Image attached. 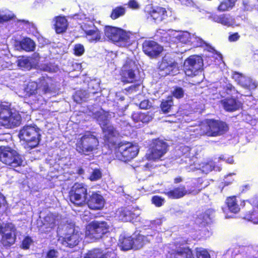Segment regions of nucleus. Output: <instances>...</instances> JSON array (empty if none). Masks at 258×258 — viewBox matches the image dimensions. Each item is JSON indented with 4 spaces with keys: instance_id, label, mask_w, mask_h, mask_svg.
I'll list each match as a JSON object with an SVG mask.
<instances>
[{
    "instance_id": "nucleus-1",
    "label": "nucleus",
    "mask_w": 258,
    "mask_h": 258,
    "mask_svg": "<svg viewBox=\"0 0 258 258\" xmlns=\"http://www.w3.org/2000/svg\"><path fill=\"white\" fill-rule=\"evenodd\" d=\"M109 229V226L104 221H93L86 228L85 238L89 242H94L101 239Z\"/></svg>"
},
{
    "instance_id": "nucleus-2",
    "label": "nucleus",
    "mask_w": 258,
    "mask_h": 258,
    "mask_svg": "<svg viewBox=\"0 0 258 258\" xmlns=\"http://www.w3.org/2000/svg\"><path fill=\"white\" fill-rule=\"evenodd\" d=\"M19 137L21 141L27 144L28 147L33 148L39 143L40 129L36 125H25L20 131Z\"/></svg>"
},
{
    "instance_id": "nucleus-3",
    "label": "nucleus",
    "mask_w": 258,
    "mask_h": 258,
    "mask_svg": "<svg viewBox=\"0 0 258 258\" xmlns=\"http://www.w3.org/2000/svg\"><path fill=\"white\" fill-rule=\"evenodd\" d=\"M0 160L12 167L22 165L23 160L18 152L8 146H0Z\"/></svg>"
},
{
    "instance_id": "nucleus-4",
    "label": "nucleus",
    "mask_w": 258,
    "mask_h": 258,
    "mask_svg": "<svg viewBox=\"0 0 258 258\" xmlns=\"http://www.w3.org/2000/svg\"><path fill=\"white\" fill-rule=\"evenodd\" d=\"M98 145L99 141L95 136L88 132L78 140L76 150L80 153L87 154L96 150Z\"/></svg>"
},
{
    "instance_id": "nucleus-5",
    "label": "nucleus",
    "mask_w": 258,
    "mask_h": 258,
    "mask_svg": "<svg viewBox=\"0 0 258 258\" xmlns=\"http://www.w3.org/2000/svg\"><path fill=\"white\" fill-rule=\"evenodd\" d=\"M134 62L132 60H126L120 71L121 81L125 83H133L140 82L139 71L135 68Z\"/></svg>"
},
{
    "instance_id": "nucleus-6",
    "label": "nucleus",
    "mask_w": 258,
    "mask_h": 258,
    "mask_svg": "<svg viewBox=\"0 0 258 258\" xmlns=\"http://www.w3.org/2000/svg\"><path fill=\"white\" fill-rule=\"evenodd\" d=\"M87 188L83 183H76L69 192L70 202L77 206H82L86 204Z\"/></svg>"
},
{
    "instance_id": "nucleus-7",
    "label": "nucleus",
    "mask_w": 258,
    "mask_h": 258,
    "mask_svg": "<svg viewBox=\"0 0 258 258\" xmlns=\"http://www.w3.org/2000/svg\"><path fill=\"white\" fill-rule=\"evenodd\" d=\"M105 36L114 43L130 42V36L122 29L111 26H105L104 28Z\"/></svg>"
},
{
    "instance_id": "nucleus-8",
    "label": "nucleus",
    "mask_w": 258,
    "mask_h": 258,
    "mask_svg": "<svg viewBox=\"0 0 258 258\" xmlns=\"http://www.w3.org/2000/svg\"><path fill=\"white\" fill-rule=\"evenodd\" d=\"M138 152L137 145L131 143L121 144L118 147L116 157L120 160L126 162L135 158Z\"/></svg>"
},
{
    "instance_id": "nucleus-9",
    "label": "nucleus",
    "mask_w": 258,
    "mask_h": 258,
    "mask_svg": "<svg viewBox=\"0 0 258 258\" xmlns=\"http://www.w3.org/2000/svg\"><path fill=\"white\" fill-rule=\"evenodd\" d=\"M241 206L245 208L242 218L254 224H258V197L250 201H243Z\"/></svg>"
},
{
    "instance_id": "nucleus-10",
    "label": "nucleus",
    "mask_w": 258,
    "mask_h": 258,
    "mask_svg": "<svg viewBox=\"0 0 258 258\" xmlns=\"http://www.w3.org/2000/svg\"><path fill=\"white\" fill-rule=\"evenodd\" d=\"M203 64L201 56L197 55L189 56L184 62L183 68L185 75L189 77L196 75L203 66Z\"/></svg>"
},
{
    "instance_id": "nucleus-11",
    "label": "nucleus",
    "mask_w": 258,
    "mask_h": 258,
    "mask_svg": "<svg viewBox=\"0 0 258 258\" xmlns=\"http://www.w3.org/2000/svg\"><path fill=\"white\" fill-rule=\"evenodd\" d=\"M81 28L84 31L85 38L90 43H96L102 41V32L93 23H84L81 26Z\"/></svg>"
},
{
    "instance_id": "nucleus-12",
    "label": "nucleus",
    "mask_w": 258,
    "mask_h": 258,
    "mask_svg": "<svg viewBox=\"0 0 258 258\" xmlns=\"http://www.w3.org/2000/svg\"><path fill=\"white\" fill-rule=\"evenodd\" d=\"M168 145L162 140L156 139L153 140L151 144V151L147 155L149 160H156L162 157L167 152Z\"/></svg>"
},
{
    "instance_id": "nucleus-13",
    "label": "nucleus",
    "mask_w": 258,
    "mask_h": 258,
    "mask_svg": "<svg viewBox=\"0 0 258 258\" xmlns=\"http://www.w3.org/2000/svg\"><path fill=\"white\" fill-rule=\"evenodd\" d=\"M145 12L147 19L157 23L162 22L167 17V12L166 9L160 6H150L146 8Z\"/></svg>"
},
{
    "instance_id": "nucleus-14",
    "label": "nucleus",
    "mask_w": 258,
    "mask_h": 258,
    "mask_svg": "<svg viewBox=\"0 0 258 258\" xmlns=\"http://www.w3.org/2000/svg\"><path fill=\"white\" fill-rule=\"evenodd\" d=\"M205 134L208 136L216 137L222 135L228 130L227 124L221 121L210 120L207 122Z\"/></svg>"
},
{
    "instance_id": "nucleus-15",
    "label": "nucleus",
    "mask_w": 258,
    "mask_h": 258,
    "mask_svg": "<svg viewBox=\"0 0 258 258\" xmlns=\"http://www.w3.org/2000/svg\"><path fill=\"white\" fill-rule=\"evenodd\" d=\"M97 120L102 129L105 140L110 143L113 142L112 138L116 137L118 135V133L113 126L110 124L106 114H100Z\"/></svg>"
},
{
    "instance_id": "nucleus-16",
    "label": "nucleus",
    "mask_w": 258,
    "mask_h": 258,
    "mask_svg": "<svg viewBox=\"0 0 258 258\" xmlns=\"http://www.w3.org/2000/svg\"><path fill=\"white\" fill-rule=\"evenodd\" d=\"M144 53L151 58H156L163 50V46L152 40H145L142 44Z\"/></svg>"
},
{
    "instance_id": "nucleus-17",
    "label": "nucleus",
    "mask_w": 258,
    "mask_h": 258,
    "mask_svg": "<svg viewBox=\"0 0 258 258\" xmlns=\"http://www.w3.org/2000/svg\"><path fill=\"white\" fill-rule=\"evenodd\" d=\"M115 214L119 220L124 222H134L136 221L140 215V212L133 208L130 209L127 208H121L117 210Z\"/></svg>"
},
{
    "instance_id": "nucleus-18",
    "label": "nucleus",
    "mask_w": 258,
    "mask_h": 258,
    "mask_svg": "<svg viewBox=\"0 0 258 258\" xmlns=\"http://www.w3.org/2000/svg\"><path fill=\"white\" fill-rule=\"evenodd\" d=\"M21 120L20 114H0V124L7 128L19 126Z\"/></svg>"
},
{
    "instance_id": "nucleus-19",
    "label": "nucleus",
    "mask_w": 258,
    "mask_h": 258,
    "mask_svg": "<svg viewBox=\"0 0 258 258\" xmlns=\"http://www.w3.org/2000/svg\"><path fill=\"white\" fill-rule=\"evenodd\" d=\"M209 18L212 22L227 27L232 26L235 23L234 18L230 14H217L214 13L211 14Z\"/></svg>"
},
{
    "instance_id": "nucleus-20",
    "label": "nucleus",
    "mask_w": 258,
    "mask_h": 258,
    "mask_svg": "<svg viewBox=\"0 0 258 258\" xmlns=\"http://www.w3.org/2000/svg\"><path fill=\"white\" fill-rule=\"evenodd\" d=\"M226 111L234 112L242 108L243 103L236 98L227 97L220 101Z\"/></svg>"
},
{
    "instance_id": "nucleus-21",
    "label": "nucleus",
    "mask_w": 258,
    "mask_h": 258,
    "mask_svg": "<svg viewBox=\"0 0 258 258\" xmlns=\"http://www.w3.org/2000/svg\"><path fill=\"white\" fill-rule=\"evenodd\" d=\"M80 239V234L78 232H75L73 228H70L69 232L62 239H59L58 241L65 246L73 247L78 244Z\"/></svg>"
},
{
    "instance_id": "nucleus-22",
    "label": "nucleus",
    "mask_w": 258,
    "mask_h": 258,
    "mask_svg": "<svg viewBox=\"0 0 258 258\" xmlns=\"http://www.w3.org/2000/svg\"><path fill=\"white\" fill-rule=\"evenodd\" d=\"M168 252L170 258H191L192 255L191 250L185 247L173 246Z\"/></svg>"
},
{
    "instance_id": "nucleus-23",
    "label": "nucleus",
    "mask_w": 258,
    "mask_h": 258,
    "mask_svg": "<svg viewBox=\"0 0 258 258\" xmlns=\"http://www.w3.org/2000/svg\"><path fill=\"white\" fill-rule=\"evenodd\" d=\"M41 95L46 94L51 92L53 80L47 76H42L38 79L37 83Z\"/></svg>"
},
{
    "instance_id": "nucleus-24",
    "label": "nucleus",
    "mask_w": 258,
    "mask_h": 258,
    "mask_svg": "<svg viewBox=\"0 0 258 258\" xmlns=\"http://www.w3.org/2000/svg\"><path fill=\"white\" fill-rule=\"evenodd\" d=\"M111 250L103 252L99 249H94L89 251L84 256V258H116V254Z\"/></svg>"
},
{
    "instance_id": "nucleus-25",
    "label": "nucleus",
    "mask_w": 258,
    "mask_h": 258,
    "mask_svg": "<svg viewBox=\"0 0 258 258\" xmlns=\"http://www.w3.org/2000/svg\"><path fill=\"white\" fill-rule=\"evenodd\" d=\"M16 229L14 225L12 224V229H8L7 231H4L2 235L1 241L5 246H10L13 244L16 240Z\"/></svg>"
},
{
    "instance_id": "nucleus-26",
    "label": "nucleus",
    "mask_w": 258,
    "mask_h": 258,
    "mask_svg": "<svg viewBox=\"0 0 258 258\" xmlns=\"http://www.w3.org/2000/svg\"><path fill=\"white\" fill-rule=\"evenodd\" d=\"M88 207L92 209H100L104 204V200L103 197L97 194L93 193L87 202Z\"/></svg>"
},
{
    "instance_id": "nucleus-27",
    "label": "nucleus",
    "mask_w": 258,
    "mask_h": 258,
    "mask_svg": "<svg viewBox=\"0 0 258 258\" xmlns=\"http://www.w3.org/2000/svg\"><path fill=\"white\" fill-rule=\"evenodd\" d=\"M178 63L175 61H168L166 59H162L158 65V69L160 72H164L162 74L164 76L169 75L175 68H177Z\"/></svg>"
},
{
    "instance_id": "nucleus-28",
    "label": "nucleus",
    "mask_w": 258,
    "mask_h": 258,
    "mask_svg": "<svg viewBox=\"0 0 258 258\" xmlns=\"http://www.w3.org/2000/svg\"><path fill=\"white\" fill-rule=\"evenodd\" d=\"M54 29L57 34L64 32L68 27V20L64 16H58L54 18Z\"/></svg>"
},
{
    "instance_id": "nucleus-29",
    "label": "nucleus",
    "mask_w": 258,
    "mask_h": 258,
    "mask_svg": "<svg viewBox=\"0 0 258 258\" xmlns=\"http://www.w3.org/2000/svg\"><path fill=\"white\" fill-rule=\"evenodd\" d=\"M191 192L187 191L184 186L180 185L174 188L173 189L165 191L164 193L170 199H177L181 198Z\"/></svg>"
},
{
    "instance_id": "nucleus-30",
    "label": "nucleus",
    "mask_w": 258,
    "mask_h": 258,
    "mask_svg": "<svg viewBox=\"0 0 258 258\" xmlns=\"http://www.w3.org/2000/svg\"><path fill=\"white\" fill-rule=\"evenodd\" d=\"M152 236V235L145 236L140 234L135 235L133 237L134 244V248L139 249L142 247L144 244L150 242Z\"/></svg>"
},
{
    "instance_id": "nucleus-31",
    "label": "nucleus",
    "mask_w": 258,
    "mask_h": 258,
    "mask_svg": "<svg viewBox=\"0 0 258 258\" xmlns=\"http://www.w3.org/2000/svg\"><path fill=\"white\" fill-rule=\"evenodd\" d=\"M233 78L240 85L244 88L250 89L254 85V83L250 79L239 73L235 72L233 75Z\"/></svg>"
},
{
    "instance_id": "nucleus-32",
    "label": "nucleus",
    "mask_w": 258,
    "mask_h": 258,
    "mask_svg": "<svg viewBox=\"0 0 258 258\" xmlns=\"http://www.w3.org/2000/svg\"><path fill=\"white\" fill-rule=\"evenodd\" d=\"M226 204L228 210L233 213H237L240 211V208L237 203L236 197H228L226 199Z\"/></svg>"
},
{
    "instance_id": "nucleus-33",
    "label": "nucleus",
    "mask_w": 258,
    "mask_h": 258,
    "mask_svg": "<svg viewBox=\"0 0 258 258\" xmlns=\"http://www.w3.org/2000/svg\"><path fill=\"white\" fill-rule=\"evenodd\" d=\"M56 216L52 214H49L45 217L43 220V226L46 229V231H49L56 225Z\"/></svg>"
},
{
    "instance_id": "nucleus-34",
    "label": "nucleus",
    "mask_w": 258,
    "mask_h": 258,
    "mask_svg": "<svg viewBox=\"0 0 258 258\" xmlns=\"http://www.w3.org/2000/svg\"><path fill=\"white\" fill-rule=\"evenodd\" d=\"M119 245L123 250H128L132 248H134V244L133 237H120L119 239Z\"/></svg>"
},
{
    "instance_id": "nucleus-35",
    "label": "nucleus",
    "mask_w": 258,
    "mask_h": 258,
    "mask_svg": "<svg viewBox=\"0 0 258 258\" xmlns=\"http://www.w3.org/2000/svg\"><path fill=\"white\" fill-rule=\"evenodd\" d=\"M21 48L27 51H32L35 49V44L34 41L30 38H25L20 42Z\"/></svg>"
},
{
    "instance_id": "nucleus-36",
    "label": "nucleus",
    "mask_w": 258,
    "mask_h": 258,
    "mask_svg": "<svg viewBox=\"0 0 258 258\" xmlns=\"http://www.w3.org/2000/svg\"><path fill=\"white\" fill-rule=\"evenodd\" d=\"M237 0H223L217 7L219 12L228 11L232 9L235 5Z\"/></svg>"
},
{
    "instance_id": "nucleus-37",
    "label": "nucleus",
    "mask_w": 258,
    "mask_h": 258,
    "mask_svg": "<svg viewBox=\"0 0 258 258\" xmlns=\"http://www.w3.org/2000/svg\"><path fill=\"white\" fill-rule=\"evenodd\" d=\"M173 106V100L171 96H168L166 99L162 100L160 105V108L164 113L170 111Z\"/></svg>"
},
{
    "instance_id": "nucleus-38",
    "label": "nucleus",
    "mask_w": 258,
    "mask_h": 258,
    "mask_svg": "<svg viewBox=\"0 0 258 258\" xmlns=\"http://www.w3.org/2000/svg\"><path fill=\"white\" fill-rule=\"evenodd\" d=\"M132 118L135 122L146 123L152 119V116L148 114H133ZM140 125L139 123L138 126H140ZM136 126L138 127V125H137Z\"/></svg>"
},
{
    "instance_id": "nucleus-39",
    "label": "nucleus",
    "mask_w": 258,
    "mask_h": 258,
    "mask_svg": "<svg viewBox=\"0 0 258 258\" xmlns=\"http://www.w3.org/2000/svg\"><path fill=\"white\" fill-rule=\"evenodd\" d=\"M125 13V8L122 6H117L112 9L110 15V17L112 20H116L124 15Z\"/></svg>"
},
{
    "instance_id": "nucleus-40",
    "label": "nucleus",
    "mask_w": 258,
    "mask_h": 258,
    "mask_svg": "<svg viewBox=\"0 0 258 258\" xmlns=\"http://www.w3.org/2000/svg\"><path fill=\"white\" fill-rule=\"evenodd\" d=\"M25 92L28 96H31L38 93V86L36 82H30L25 88Z\"/></svg>"
},
{
    "instance_id": "nucleus-41",
    "label": "nucleus",
    "mask_w": 258,
    "mask_h": 258,
    "mask_svg": "<svg viewBox=\"0 0 258 258\" xmlns=\"http://www.w3.org/2000/svg\"><path fill=\"white\" fill-rule=\"evenodd\" d=\"M215 168V164L212 161H205L199 164L198 169L203 173H208Z\"/></svg>"
},
{
    "instance_id": "nucleus-42",
    "label": "nucleus",
    "mask_w": 258,
    "mask_h": 258,
    "mask_svg": "<svg viewBox=\"0 0 258 258\" xmlns=\"http://www.w3.org/2000/svg\"><path fill=\"white\" fill-rule=\"evenodd\" d=\"M172 97L180 99L184 97V91L182 88L179 86H175L171 92Z\"/></svg>"
},
{
    "instance_id": "nucleus-43",
    "label": "nucleus",
    "mask_w": 258,
    "mask_h": 258,
    "mask_svg": "<svg viewBox=\"0 0 258 258\" xmlns=\"http://www.w3.org/2000/svg\"><path fill=\"white\" fill-rule=\"evenodd\" d=\"M123 100L124 98L123 97H120L118 101L116 102V104L114 105V108H116L117 111L123 112L128 107V104L124 103Z\"/></svg>"
},
{
    "instance_id": "nucleus-44",
    "label": "nucleus",
    "mask_w": 258,
    "mask_h": 258,
    "mask_svg": "<svg viewBox=\"0 0 258 258\" xmlns=\"http://www.w3.org/2000/svg\"><path fill=\"white\" fill-rule=\"evenodd\" d=\"M74 101L77 103H80L85 100V94L81 90L76 91L73 95Z\"/></svg>"
},
{
    "instance_id": "nucleus-45",
    "label": "nucleus",
    "mask_w": 258,
    "mask_h": 258,
    "mask_svg": "<svg viewBox=\"0 0 258 258\" xmlns=\"http://www.w3.org/2000/svg\"><path fill=\"white\" fill-rule=\"evenodd\" d=\"M18 66L22 68L29 69L31 66L30 59L25 57H22L18 60Z\"/></svg>"
},
{
    "instance_id": "nucleus-46",
    "label": "nucleus",
    "mask_w": 258,
    "mask_h": 258,
    "mask_svg": "<svg viewBox=\"0 0 258 258\" xmlns=\"http://www.w3.org/2000/svg\"><path fill=\"white\" fill-rule=\"evenodd\" d=\"M85 52V48L83 44L77 43L75 44L73 48V53L75 55L80 56Z\"/></svg>"
},
{
    "instance_id": "nucleus-47",
    "label": "nucleus",
    "mask_w": 258,
    "mask_h": 258,
    "mask_svg": "<svg viewBox=\"0 0 258 258\" xmlns=\"http://www.w3.org/2000/svg\"><path fill=\"white\" fill-rule=\"evenodd\" d=\"M176 38L180 42L186 44L190 41V34L187 32H183L181 34H178L176 36Z\"/></svg>"
},
{
    "instance_id": "nucleus-48",
    "label": "nucleus",
    "mask_w": 258,
    "mask_h": 258,
    "mask_svg": "<svg viewBox=\"0 0 258 258\" xmlns=\"http://www.w3.org/2000/svg\"><path fill=\"white\" fill-rule=\"evenodd\" d=\"M196 254L197 258H210L208 251L201 247L196 248Z\"/></svg>"
},
{
    "instance_id": "nucleus-49",
    "label": "nucleus",
    "mask_w": 258,
    "mask_h": 258,
    "mask_svg": "<svg viewBox=\"0 0 258 258\" xmlns=\"http://www.w3.org/2000/svg\"><path fill=\"white\" fill-rule=\"evenodd\" d=\"M11 106L8 102H2L0 104V113H13Z\"/></svg>"
},
{
    "instance_id": "nucleus-50",
    "label": "nucleus",
    "mask_w": 258,
    "mask_h": 258,
    "mask_svg": "<svg viewBox=\"0 0 258 258\" xmlns=\"http://www.w3.org/2000/svg\"><path fill=\"white\" fill-rule=\"evenodd\" d=\"M102 174L101 171L97 169H94L89 177V179L91 181H95L100 179Z\"/></svg>"
},
{
    "instance_id": "nucleus-51",
    "label": "nucleus",
    "mask_w": 258,
    "mask_h": 258,
    "mask_svg": "<svg viewBox=\"0 0 258 258\" xmlns=\"http://www.w3.org/2000/svg\"><path fill=\"white\" fill-rule=\"evenodd\" d=\"M15 17V15L14 14L0 15V23L8 22L14 19Z\"/></svg>"
},
{
    "instance_id": "nucleus-52",
    "label": "nucleus",
    "mask_w": 258,
    "mask_h": 258,
    "mask_svg": "<svg viewBox=\"0 0 258 258\" xmlns=\"http://www.w3.org/2000/svg\"><path fill=\"white\" fill-rule=\"evenodd\" d=\"M152 203L157 207H160L164 202V199L159 196H154L152 199Z\"/></svg>"
},
{
    "instance_id": "nucleus-53",
    "label": "nucleus",
    "mask_w": 258,
    "mask_h": 258,
    "mask_svg": "<svg viewBox=\"0 0 258 258\" xmlns=\"http://www.w3.org/2000/svg\"><path fill=\"white\" fill-rule=\"evenodd\" d=\"M12 223H0V234L3 235L4 231L6 232L8 229H12Z\"/></svg>"
},
{
    "instance_id": "nucleus-54",
    "label": "nucleus",
    "mask_w": 258,
    "mask_h": 258,
    "mask_svg": "<svg viewBox=\"0 0 258 258\" xmlns=\"http://www.w3.org/2000/svg\"><path fill=\"white\" fill-rule=\"evenodd\" d=\"M32 243L31 239L29 237H26L22 241V247L24 249L29 248Z\"/></svg>"
},
{
    "instance_id": "nucleus-55",
    "label": "nucleus",
    "mask_w": 258,
    "mask_h": 258,
    "mask_svg": "<svg viewBox=\"0 0 258 258\" xmlns=\"http://www.w3.org/2000/svg\"><path fill=\"white\" fill-rule=\"evenodd\" d=\"M243 10L246 11H251L254 7V5L250 4L248 1L243 2Z\"/></svg>"
},
{
    "instance_id": "nucleus-56",
    "label": "nucleus",
    "mask_w": 258,
    "mask_h": 258,
    "mask_svg": "<svg viewBox=\"0 0 258 258\" xmlns=\"http://www.w3.org/2000/svg\"><path fill=\"white\" fill-rule=\"evenodd\" d=\"M151 107V104L148 100H144L141 102L139 107L142 109H148Z\"/></svg>"
},
{
    "instance_id": "nucleus-57",
    "label": "nucleus",
    "mask_w": 258,
    "mask_h": 258,
    "mask_svg": "<svg viewBox=\"0 0 258 258\" xmlns=\"http://www.w3.org/2000/svg\"><path fill=\"white\" fill-rule=\"evenodd\" d=\"M140 85V83H138L137 84L131 85L125 89V90L129 92H136L138 90V87Z\"/></svg>"
},
{
    "instance_id": "nucleus-58",
    "label": "nucleus",
    "mask_w": 258,
    "mask_h": 258,
    "mask_svg": "<svg viewBox=\"0 0 258 258\" xmlns=\"http://www.w3.org/2000/svg\"><path fill=\"white\" fill-rule=\"evenodd\" d=\"M72 18L77 20H83L87 18L86 14L81 12L74 14Z\"/></svg>"
},
{
    "instance_id": "nucleus-59",
    "label": "nucleus",
    "mask_w": 258,
    "mask_h": 258,
    "mask_svg": "<svg viewBox=\"0 0 258 258\" xmlns=\"http://www.w3.org/2000/svg\"><path fill=\"white\" fill-rule=\"evenodd\" d=\"M212 213V211L210 210L206 211L203 214V219L206 223H208L211 219V215Z\"/></svg>"
},
{
    "instance_id": "nucleus-60",
    "label": "nucleus",
    "mask_w": 258,
    "mask_h": 258,
    "mask_svg": "<svg viewBox=\"0 0 258 258\" xmlns=\"http://www.w3.org/2000/svg\"><path fill=\"white\" fill-rule=\"evenodd\" d=\"M127 5L129 8L133 9H138L140 7L139 5L135 0H130Z\"/></svg>"
},
{
    "instance_id": "nucleus-61",
    "label": "nucleus",
    "mask_w": 258,
    "mask_h": 258,
    "mask_svg": "<svg viewBox=\"0 0 258 258\" xmlns=\"http://www.w3.org/2000/svg\"><path fill=\"white\" fill-rule=\"evenodd\" d=\"M240 37L237 32L234 33L229 36L228 39L230 42H234L238 40Z\"/></svg>"
},
{
    "instance_id": "nucleus-62",
    "label": "nucleus",
    "mask_w": 258,
    "mask_h": 258,
    "mask_svg": "<svg viewBox=\"0 0 258 258\" xmlns=\"http://www.w3.org/2000/svg\"><path fill=\"white\" fill-rule=\"evenodd\" d=\"M57 252L54 250H49L46 256V258H55L56 257Z\"/></svg>"
},
{
    "instance_id": "nucleus-63",
    "label": "nucleus",
    "mask_w": 258,
    "mask_h": 258,
    "mask_svg": "<svg viewBox=\"0 0 258 258\" xmlns=\"http://www.w3.org/2000/svg\"><path fill=\"white\" fill-rule=\"evenodd\" d=\"M233 175H235V174L234 173H230L229 175H227L226 176V177H225L224 182L226 185H229V184L231 183L232 182V181L234 180L233 179H231L230 178V177Z\"/></svg>"
},
{
    "instance_id": "nucleus-64",
    "label": "nucleus",
    "mask_w": 258,
    "mask_h": 258,
    "mask_svg": "<svg viewBox=\"0 0 258 258\" xmlns=\"http://www.w3.org/2000/svg\"><path fill=\"white\" fill-rule=\"evenodd\" d=\"M220 159H222V160H225L226 162L227 163H229V164H232L234 162V160H233L232 157H228L226 159H225V158L224 159L223 157H220Z\"/></svg>"
}]
</instances>
